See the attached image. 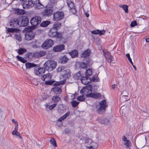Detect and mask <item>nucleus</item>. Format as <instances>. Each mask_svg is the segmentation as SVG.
Returning a JSON list of instances; mask_svg holds the SVG:
<instances>
[{"label":"nucleus","instance_id":"f257e3e1","mask_svg":"<svg viewBox=\"0 0 149 149\" xmlns=\"http://www.w3.org/2000/svg\"><path fill=\"white\" fill-rule=\"evenodd\" d=\"M63 80L60 81L56 82L54 84L56 85H63L64 84L67 79L70 76V71L69 69H65L62 71L61 73Z\"/></svg>","mask_w":149,"mask_h":149},{"label":"nucleus","instance_id":"f03ea898","mask_svg":"<svg viewBox=\"0 0 149 149\" xmlns=\"http://www.w3.org/2000/svg\"><path fill=\"white\" fill-rule=\"evenodd\" d=\"M57 65L56 62L54 61H48L45 63L44 66L48 71H51L54 69Z\"/></svg>","mask_w":149,"mask_h":149},{"label":"nucleus","instance_id":"7ed1b4c3","mask_svg":"<svg viewBox=\"0 0 149 149\" xmlns=\"http://www.w3.org/2000/svg\"><path fill=\"white\" fill-rule=\"evenodd\" d=\"M34 29L27 27L26 30V31L25 34V38L27 40H31L35 37V33L32 31Z\"/></svg>","mask_w":149,"mask_h":149},{"label":"nucleus","instance_id":"20e7f679","mask_svg":"<svg viewBox=\"0 0 149 149\" xmlns=\"http://www.w3.org/2000/svg\"><path fill=\"white\" fill-rule=\"evenodd\" d=\"M19 26H25L29 23V21L28 17L25 16L18 17Z\"/></svg>","mask_w":149,"mask_h":149},{"label":"nucleus","instance_id":"39448f33","mask_svg":"<svg viewBox=\"0 0 149 149\" xmlns=\"http://www.w3.org/2000/svg\"><path fill=\"white\" fill-rule=\"evenodd\" d=\"M23 1L22 6L24 9L31 8L34 6V2L30 0H19Z\"/></svg>","mask_w":149,"mask_h":149},{"label":"nucleus","instance_id":"423d86ee","mask_svg":"<svg viewBox=\"0 0 149 149\" xmlns=\"http://www.w3.org/2000/svg\"><path fill=\"white\" fill-rule=\"evenodd\" d=\"M64 14L62 11H57L55 12L53 15V19L55 21L61 20L64 17Z\"/></svg>","mask_w":149,"mask_h":149},{"label":"nucleus","instance_id":"0eeeda50","mask_svg":"<svg viewBox=\"0 0 149 149\" xmlns=\"http://www.w3.org/2000/svg\"><path fill=\"white\" fill-rule=\"evenodd\" d=\"M54 43V42L52 40L47 39L43 43L42 47L44 49H47L52 47Z\"/></svg>","mask_w":149,"mask_h":149},{"label":"nucleus","instance_id":"6e6552de","mask_svg":"<svg viewBox=\"0 0 149 149\" xmlns=\"http://www.w3.org/2000/svg\"><path fill=\"white\" fill-rule=\"evenodd\" d=\"M66 3L70 11L73 14L76 13V10L72 0H66Z\"/></svg>","mask_w":149,"mask_h":149},{"label":"nucleus","instance_id":"1a4fd4ad","mask_svg":"<svg viewBox=\"0 0 149 149\" xmlns=\"http://www.w3.org/2000/svg\"><path fill=\"white\" fill-rule=\"evenodd\" d=\"M51 78L52 75L50 73L44 75L41 77L42 79L45 81V84L49 85H51L52 84L51 81Z\"/></svg>","mask_w":149,"mask_h":149},{"label":"nucleus","instance_id":"9d476101","mask_svg":"<svg viewBox=\"0 0 149 149\" xmlns=\"http://www.w3.org/2000/svg\"><path fill=\"white\" fill-rule=\"evenodd\" d=\"M99 105V107L97 110V112L98 113H101V111H105L108 106L106 101L105 100H102L100 103Z\"/></svg>","mask_w":149,"mask_h":149},{"label":"nucleus","instance_id":"9b49d317","mask_svg":"<svg viewBox=\"0 0 149 149\" xmlns=\"http://www.w3.org/2000/svg\"><path fill=\"white\" fill-rule=\"evenodd\" d=\"M92 90V87L91 85H89L83 87L80 91V93L81 94L84 95L90 93V92H91Z\"/></svg>","mask_w":149,"mask_h":149},{"label":"nucleus","instance_id":"f8f14e48","mask_svg":"<svg viewBox=\"0 0 149 149\" xmlns=\"http://www.w3.org/2000/svg\"><path fill=\"white\" fill-rule=\"evenodd\" d=\"M19 26L18 17L12 19L10 22V26L11 28H16Z\"/></svg>","mask_w":149,"mask_h":149},{"label":"nucleus","instance_id":"ddd939ff","mask_svg":"<svg viewBox=\"0 0 149 149\" xmlns=\"http://www.w3.org/2000/svg\"><path fill=\"white\" fill-rule=\"evenodd\" d=\"M54 85L56 86L52 88L51 91L56 95L60 94L61 93L62 90L61 87L59 86L60 85H56L54 84Z\"/></svg>","mask_w":149,"mask_h":149},{"label":"nucleus","instance_id":"4468645a","mask_svg":"<svg viewBox=\"0 0 149 149\" xmlns=\"http://www.w3.org/2000/svg\"><path fill=\"white\" fill-rule=\"evenodd\" d=\"M30 22L32 26H28V27L30 28V29H35L37 25V16L32 18Z\"/></svg>","mask_w":149,"mask_h":149},{"label":"nucleus","instance_id":"2eb2a0df","mask_svg":"<svg viewBox=\"0 0 149 149\" xmlns=\"http://www.w3.org/2000/svg\"><path fill=\"white\" fill-rule=\"evenodd\" d=\"M90 62V59L89 58H87L85 59L82 62L79 63L80 65V67L82 68L86 69L87 68V66L89 65Z\"/></svg>","mask_w":149,"mask_h":149},{"label":"nucleus","instance_id":"dca6fc26","mask_svg":"<svg viewBox=\"0 0 149 149\" xmlns=\"http://www.w3.org/2000/svg\"><path fill=\"white\" fill-rule=\"evenodd\" d=\"M104 56L107 61L109 63H111L113 61L112 57L111 55V54L109 52H107L106 50H103Z\"/></svg>","mask_w":149,"mask_h":149},{"label":"nucleus","instance_id":"f3484780","mask_svg":"<svg viewBox=\"0 0 149 149\" xmlns=\"http://www.w3.org/2000/svg\"><path fill=\"white\" fill-rule=\"evenodd\" d=\"M81 82L84 85L88 84L90 83L92 81L91 78L88 77L86 76L82 77L81 78Z\"/></svg>","mask_w":149,"mask_h":149},{"label":"nucleus","instance_id":"a211bd4d","mask_svg":"<svg viewBox=\"0 0 149 149\" xmlns=\"http://www.w3.org/2000/svg\"><path fill=\"white\" fill-rule=\"evenodd\" d=\"M65 45L63 44L54 47L53 50L55 52H59L62 51L64 49Z\"/></svg>","mask_w":149,"mask_h":149},{"label":"nucleus","instance_id":"6ab92c4d","mask_svg":"<svg viewBox=\"0 0 149 149\" xmlns=\"http://www.w3.org/2000/svg\"><path fill=\"white\" fill-rule=\"evenodd\" d=\"M101 96V94L99 93L94 92L93 93H88L86 95V97H90L94 98H98Z\"/></svg>","mask_w":149,"mask_h":149},{"label":"nucleus","instance_id":"aec40b11","mask_svg":"<svg viewBox=\"0 0 149 149\" xmlns=\"http://www.w3.org/2000/svg\"><path fill=\"white\" fill-rule=\"evenodd\" d=\"M53 13L52 10L50 9H47L42 12V15L43 16H50Z\"/></svg>","mask_w":149,"mask_h":149},{"label":"nucleus","instance_id":"412c9836","mask_svg":"<svg viewBox=\"0 0 149 149\" xmlns=\"http://www.w3.org/2000/svg\"><path fill=\"white\" fill-rule=\"evenodd\" d=\"M105 32V31L104 30H100L98 29L93 30L91 31L92 34H99L100 36L104 34Z\"/></svg>","mask_w":149,"mask_h":149},{"label":"nucleus","instance_id":"4be33fe9","mask_svg":"<svg viewBox=\"0 0 149 149\" xmlns=\"http://www.w3.org/2000/svg\"><path fill=\"white\" fill-rule=\"evenodd\" d=\"M98 146V144L97 143L93 142L91 143L90 146L87 147L86 148L89 149H96Z\"/></svg>","mask_w":149,"mask_h":149},{"label":"nucleus","instance_id":"5701e85b","mask_svg":"<svg viewBox=\"0 0 149 149\" xmlns=\"http://www.w3.org/2000/svg\"><path fill=\"white\" fill-rule=\"evenodd\" d=\"M90 49H87L81 55V57L86 58L89 56L91 54Z\"/></svg>","mask_w":149,"mask_h":149},{"label":"nucleus","instance_id":"b1692460","mask_svg":"<svg viewBox=\"0 0 149 149\" xmlns=\"http://www.w3.org/2000/svg\"><path fill=\"white\" fill-rule=\"evenodd\" d=\"M61 24L58 22H55L53 25L52 29L57 31L58 29L60 28Z\"/></svg>","mask_w":149,"mask_h":149},{"label":"nucleus","instance_id":"393cba45","mask_svg":"<svg viewBox=\"0 0 149 149\" xmlns=\"http://www.w3.org/2000/svg\"><path fill=\"white\" fill-rule=\"evenodd\" d=\"M6 30L7 31V33H14L16 32H17L19 31V29H18L16 28H9L6 27Z\"/></svg>","mask_w":149,"mask_h":149},{"label":"nucleus","instance_id":"a878e982","mask_svg":"<svg viewBox=\"0 0 149 149\" xmlns=\"http://www.w3.org/2000/svg\"><path fill=\"white\" fill-rule=\"evenodd\" d=\"M57 31L54 29H51L50 30L49 33V35L51 37H53L56 36V33Z\"/></svg>","mask_w":149,"mask_h":149},{"label":"nucleus","instance_id":"bb28decb","mask_svg":"<svg viewBox=\"0 0 149 149\" xmlns=\"http://www.w3.org/2000/svg\"><path fill=\"white\" fill-rule=\"evenodd\" d=\"M36 54V52H28L26 54V57L30 59H32L33 58L35 57Z\"/></svg>","mask_w":149,"mask_h":149},{"label":"nucleus","instance_id":"cd10ccee","mask_svg":"<svg viewBox=\"0 0 149 149\" xmlns=\"http://www.w3.org/2000/svg\"><path fill=\"white\" fill-rule=\"evenodd\" d=\"M25 67L26 69H29L31 68L34 67L36 66V65L34 63L28 62L26 63L25 64Z\"/></svg>","mask_w":149,"mask_h":149},{"label":"nucleus","instance_id":"c85d7f7f","mask_svg":"<svg viewBox=\"0 0 149 149\" xmlns=\"http://www.w3.org/2000/svg\"><path fill=\"white\" fill-rule=\"evenodd\" d=\"M98 121L101 124H108L109 123V120L105 118L103 120H101V118H98Z\"/></svg>","mask_w":149,"mask_h":149},{"label":"nucleus","instance_id":"c756f323","mask_svg":"<svg viewBox=\"0 0 149 149\" xmlns=\"http://www.w3.org/2000/svg\"><path fill=\"white\" fill-rule=\"evenodd\" d=\"M70 112L68 111L65 114L63 115L62 117L60 118L58 120V121L59 122H61L64 120L65 119L70 115Z\"/></svg>","mask_w":149,"mask_h":149},{"label":"nucleus","instance_id":"7c9ffc66","mask_svg":"<svg viewBox=\"0 0 149 149\" xmlns=\"http://www.w3.org/2000/svg\"><path fill=\"white\" fill-rule=\"evenodd\" d=\"M68 60V58L65 55L60 58V62L61 63H64L67 62Z\"/></svg>","mask_w":149,"mask_h":149},{"label":"nucleus","instance_id":"2f4dec72","mask_svg":"<svg viewBox=\"0 0 149 149\" xmlns=\"http://www.w3.org/2000/svg\"><path fill=\"white\" fill-rule=\"evenodd\" d=\"M16 13L19 15H21L24 14L26 13L25 11L23 9H20L19 8L16 9L15 10Z\"/></svg>","mask_w":149,"mask_h":149},{"label":"nucleus","instance_id":"473e14b6","mask_svg":"<svg viewBox=\"0 0 149 149\" xmlns=\"http://www.w3.org/2000/svg\"><path fill=\"white\" fill-rule=\"evenodd\" d=\"M69 54L72 58H74L77 57L78 52L76 50H74L69 52Z\"/></svg>","mask_w":149,"mask_h":149},{"label":"nucleus","instance_id":"72a5a7b5","mask_svg":"<svg viewBox=\"0 0 149 149\" xmlns=\"http://www.w3.org/2000/svg\"><path fill=\"white\" fill-rule=\"evenodd\" d=\"M45 68H40L38 70V76H40L42 75L45 71Z\"/></svg>","mask_w":149,"mask_h":149},{"label":"nucleus","instance_id":"f704fd0d","mask_svg":"<svg viewBox=\"0 0 149 149\" xmlns=\"http://www.w3.org/2000/svg\"><path fill=\"white\" fill-rule=\"evenodd\" d=\"M50 24V22L49 21H46L43 22L40 24V26L42 27H45L47 26Z\"/></svg>","mask_w":149,"mask_h":149},{"label":"nucleus","instance_id":"c9c22d12","mask_svg":"<svg viewBox=\"0 0 149 149\" xmlns=\"http://www.w3.org/2000/svg\"><path fill=\"white\" fill-rule=\"evenodd\" d=\"M16 58L18 61H20L23 63H25L27 62L26 59L19 55L17 56H16Z\"/></svg>","mask_w":149,"mask_h":149},{"label":"nucleus","instance_id":"e433bc0d","mask_svg":"<svg viewBox=\"0 0 149 149\" xmlns=\"http://www.w3.org/2000/svg\"><path fill=\"white\" fill-rule=\"evenodd\" d=\"M18 50L17 52L19 55L22 54L23 53L26 52L27 51V50L26 49L24 48H20Z\"/></svg>","mask_w":149,"mask_h":149},{"label":"nucleus","instance_id":"4c0bfd02","mask_svg":"<svg viewBox=\"0 0 149 149\" xmlns=\"http://www.w3.org/2000/svg\"><path fill=\"white\" fill-rule=\"evenodd\" d=\"M60 99V98L58 96H54L52 97V100L54 102H57L59 101Z\"/></svg>","mask_w":149,"mask_h":149},{"label":"nucleus","instance_id":"58836bf2","mask_svg":"<svg viewBox=\"0 0 149 149\" xmlns=\"http://www.w3.org/2000/svg\"><path fill=\"white\" fill-rule=\"evenodd\" d=\"M65 67L64 66H61L59 67L57 69L56 71L58 72H61V73H62V71L65 70Z\"/></svg>","mask_w":149,"mask_h":149},{"label":"nucleus","instance_id":"ea45409f","mask_svg":"<svg viewBox=\"0 0 149 149\" xmlns=\"http://www.w3.org/2000/svg\"><path fill=\"white\" fill-rule=\"evenodd\" d=\"M50 142L53 146L54 147L57 146L56 143L55 139L53 138H51L50 140Z\"/></svg>","mask_w":149,"mask_h":149},{"label":"nucleus","instance_id":"a19ab883","mask_svg":"<svg viewBox=\"0 0 149 149\" xmlns=\"http://www.w3.org/2000/svg\"><path fill=\"white\" fill-rule=\"evenodd\" d=\"M74 77L76 79H79L80 78L81 79V75L80 72H79L75 74L74 76Z\"/></svg>","mask_w":149,"mask_h":149},{"label":"nucleus","instance_id":"79ce46f5","mask_svg":"<svg viewBox=\"0 0 149 149\" xmlns=\"http://www.w3.org/2000/svg\"><path fill=\"white\" fill-rule=\"evenodd\" d=\"M16 39L18 41L20 42L22 40V37L21 34L19 33L16 34L15 35Z\"/></svg>","mask_w":149,"mask_h":149},{"label":"nucleus","instance_id":"37998d69","mask_svg":"<svg viewBox=\"0 0 149 149\" xmlns=\"http://www.w3.org/2000/svg\"><path fill=\"white\" fill-rule=\"evenodd\" d=\"M93 73L92 70L91 69H88L86 70V76H90Z\"/></svg>","mask_w":149,"mask_h":149},{"label":"nucleus","instance_id":"c03bdc74","mask_svg":"<svg viewBox=\"0 0 149 149\" xmlns=\"http://www.w3.org/2000/svg\"><path fill=\"white\" fill-rule=\"evenodd\" d=\"M31 43L32 44V47L33 48H36L37 47V41L36 40H35L32 41L31 42Z\"/></svg>","mask_w":149,"mask_h":149},{"label":"nucleus","instance_id":"a18cd8bd","mask_svg":"<svg viewBox=\"0 0 149 149\" xmlns=\"http://www.w3.org/2000/svg\"><path fill=\"white\" fill-rule=\"evenodd\" d=\"M120 7L122 8L124 10L125 12L126 13H127L128 12V6L126 5H121L120 6Z\"/></svg>","mask_w":149,"mask_h":149},{"label":"nucleus","instance_id":"49530a36","mask_svg":"<svg viewBox=\"0 0 149 149\" xmlns=\"http://www.w3.org/2000/svg\"><path fill=\"white\" fill-rule=\"evenodd\" d=\"M85 99V97L82 95L78 97L77 98V100L78 101L82 102L84 101Z\"/></svg>","mask_w":149,"mask_h":149},{"label":"nucleus","instance_id":"de8ad7c7","mask_svg":"<svg viewBox=\"0 0 149 149\" xmlns=\"http://www.w3.org/2000/svg\"><path fill=\"white\" fill-rule=\"evenodd\" d=\"M46 54V52L44 51H40L38 52V57L43 56Z\"/></svg>","mask_w":149,"mask_h":149},{"label":"nucleus","instance_id":"09e8293b","mask_svg":"<svg viewBox=\"0 0 149 149\" xmlns=\"http://www.w3.org/2000/svg\"><path fill=\"white\" fill-rule=\"evenodd\" d=\"M79 102L75 101H73L71 102V104L73 107H75L79 104Z\"/></svg>","mask_w":149,"mask_h":149},{"label":"nucleus","instance_id":"8fccbe9b","mask_svg":"<svg viewBox=\"0 0 149 149\" xmlns=\"http://www.w3.org/2000/svg\"><path fill=\"white\" fill-rule=\"evenodd\" d=\"M131 145V143L129 140L126 141L124 143V145L126 146V148H127L130 146Z\"/></svg>","mask_w":149,"mask_h":149},{"label":"nucleus","instance_id":"3c124183","mask_svg":"<svg viewBox=\"0 0 149 149\" xmlns=\"http://www.w3.org/2000/svg\"><path fill=\"white\" fill-rule=\"evenodd\" d=\"M57 104L54 103L50 105L48 107V108L50 110H52L56 106Z\"/></svg>","mask_w":149,"mask_h":149},{"label":"nucleus","instance_id":"603ef678","mask_svg":"<svg viewBox=\"0 0 149 149\" xmlns=\"http://www.w3.org/2000/svg\"><path fill=\"white\" fill-rule=\"evenodd\" d=\"M62 33L60 32H57L56 33V36H55L58 38H61L62 37Z\"/></svg>","mask_w":149,"mask_h":149},{"label":"nucleus","instance_id":"864d4df0","mask_svg":"<svg viewBox=\"0 0 149 149\" xmlns=\"http://www.w3.org/2000/svg\"><path fill=\"white\" fill-rule=\"evenodd\" d=\"M44 7V6L40 3L39 0H38V9L42 8Z\"/></svg>","mask_w":149,"mask_h":149},{"label":"nucleus","instance_id":"5fc2aeb1","mask_svg":"<svg viewBox=\"0 0 149 149\" xmlns=\"http://www.w3.org/2000/svg\"><path fill=\"white\" fill-rule=\"evenodd\" d=\"M99 80L98 77L97 76L93 77H92V81H98Z\"/></svg>","mask_w":149,"mask_h":149},{"label":"nucleus","instance_id":"6e6d98bb","mask_svg":"<svg viewBox=\"0 0 149 149\" xmlns=\"http://www.w3.org/2000/svg\"><path fill=\"white\" fill-rule=\"evenodd\" d=\"M136 25L137 23L136 21H134L131 23L130 26L133 27L136 26Z\"/></svg>","mask_w":149,"mask_h":149},{"label":"nucleus","instance_id":"4d7b16f0","mask_svg":"<svg viewBox=\"0 0 149 149\" xmlns=\"http://www.w3.org/2000/svg\"><path fill=\"white\" fill-rule=\"evenodd\" d=\"M18 130V124H16L15 125L14 130L17 131Z\"/></svg>","mask_w":149,"mask_h":149},{"label":"nucleus","instance_id":"13d9d810","mask_svg":"<svg viewBox=\"0 0 149 149\" xmlns=\"http://www.w3.org/2000/svg\"><path fill=\"white\" fill-rule=\"evenodd\" d=\"M14 135L17 136H19L20 139H22L21 136L20 135V134L18 132L16 133V134H15Z\"/></svg>","mask_w":149,"mask_h":149},{"label":"nucleus","instance_id":"bf43d9fd","mask_svg":"<svg viewBox=\"0 0 149 149\" xmlns=\"http://www.w3.org/2000/svg\"><path fill=\"white\" fill-rule=\"evenodd\" d=\"M34 74L36 75H37V68L36 67L34 69Z\"/></svg>","mask_w":149,"mask_h":149},{"label":"nucleus","instance_id":"052dcab7","mask_svg":"<svg viewBox=\"0 0 149 149\" xmlns=\"http://www.w3.org/2000/svg\"><path fill=\"white\" fill-rule=\"evenodd\" d=\"M18 132V131H16V130H14L12 132V134L13 135H15V134H16V133Z\"/></svg>","mask_w":149,"mask_h":149},{"label":"nucleus","instance_id":"680f3d73","mask_svg":"<svg viewBox=\"0 0 149 149\" xmlns=\"http://www.w3.org/2000/svg\"><path fill=\"white\" fill-rule=\"evenodd\" d=\"M12 122L15 123V124H18V122H17L15 119H13L12 120Z\"/></svg>","mask_w":149,"mask_h":149},{"label":"nucleus","instance_id":"e2e57ef3","mask_svg":"<svg viewBox=\"0 0 149 149\" xmlns=\"http://www.w3.org/2000/svg\"><path fill=\"white\" fill-rule=\"evenodd\" d=\"M126 57L127 58L128 60H129V59L131 58L130 57V55L129 54H127L126 55Z\"/></svg>","mask_w":149,"mask_h":149},{"label":"nucleus","instance_id":"0e129e2a","mask_svg":"<svg viewBox=\"0 0 149 149\" xmlns=\"http://www.w3.org/2000/svg\"><path fill=\"white\" fill-rule=\"evenodd\" d=\"M123 140L125 142L126 141H127L128 140L127 139V138L125 137V136H123Z\"/></svg>","mask_w":149,"mask_h":149},{"label":"nucleus","instance_id":"69168bd1","mask_svg":"<svg viewBox=\"0 0 149 149\" xmlns=\"http://www.w3.org/2000/svg\"><path fill=\"white\" fill-rule=\"evenodd\" d=\"M41 18L40 17H38V24H39V23H40L41 22L40 21Z\"/></svg>","mask_w":149,"mask_h":149},{"label":"nucleus","instance_id":"338daca9","mask_svg":"<svg viewBox=\"0 0 149 149\" xmlns=\"http://www.w3.org/2000/svg\"><path fill=\"white\" fill-rule=\"evenodd\" d=\"M71 97L72 99H74L75 95L74 94H72L71 96Z\"/></svg>","mask_w":149,"mask_h":149},{"label":"nucleus","instance_id":"774afa93","mask_svg":"<svg viewBox=\"0 0 149 149\" xmlns=\"http://www.w3.org/2000/svg\"><path fill=\"white\" fill-rule=\"evenodd\" d=\"M146 42H149V38H147L146 39Z\"/></svg>","mask_w":149,"mask_h":149}]
</instances>
